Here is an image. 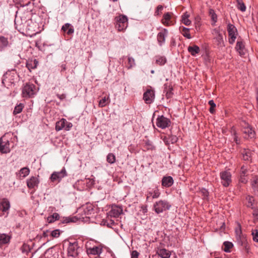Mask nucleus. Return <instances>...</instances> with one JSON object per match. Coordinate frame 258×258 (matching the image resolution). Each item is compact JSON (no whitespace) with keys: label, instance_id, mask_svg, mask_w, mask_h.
I'll list each match as a JSON object with an SVG mask.
<instances>
[{"label":"nucleus","instance_id":"29","mask_svg":"<svg viewBox=\"0 0 258 258\" xmlns=\"http://www.w3.org/2000/svg\"><path fill=\"white\" fill-rule=\"evenodd\" d=\"M179 30L182 35L187 39H191V36L189 33L190 29L183 26L179 27Z\"/></svg>","mask_w":258,"mask_h":258},{"label":"nucleus","instance_id":"17","mask_svg":"<svg viewBox=\"0 0 258 258\" xmlns=\"http://www.w3.org/2000/svg\"><path fill=\"white\" fill-rule=\"evenodd\" d=\"M160 190L157 187L153 189L152 190L148 191L147 192L146 201H149L151 197H152V199H157L160 197Z\"/></svg>","mask_w":258,"mask_h":258},{"label":"nucleus","instance_id":"42","mask_svg":"<svg viewBox=\"0 0 258 258\" xmlns=\"http://www.w3.org/2000/svg\"><path fill=\"white\" fill-rule=\"evenodd\" d=\"M22 252L27 254L31 250L30 246L27 243H24L21 247Z\"/></svg>","mask_w":258,"mask_h":258},{"label":"nucleus","instance_id":"55","mask_svg":"<svg viewBox=\"0 0 258 258\" xmlns=\"http://www.w3.org/2000/svg\"><path fill=\"white\" fill-rule=\"evenodd\" d=\"M201 192L202 194V196L204 198L207 197L209 196V192H208V190H207L205 188H202L201 190Z\"/></svg>","mask_w":258,"mask_h":258},{"label":"nucleus","instance_id":"54","mask_svg":"<svg viewBox=\"0 0 258 258\" xmlns=\"http://www.w3.org/2000/svg\"><path fill=\"white\" fill-rule=\"evenodd\" d=\"M140 253L137 250H133L131 253V258H139Z\"/></svg>","mask_w":258,"mask_h":258},{"label":"nucleus","instance_id":"6","mask_svg":"<svg viewBox=\"0 0 258 258\" xmlns=\"http://www.w3.org/2000/svg\"><path fill=\"white\" fill-rule=\"evenodd\" d=\"M67 175L66 170L63 168L61 171L59 172H53L50 177V179L53 182H59L61 180Z\"/></svg>","mask_w":258,"mask_h":258},{"label":"nucleus","instance_id":"24","mask_svg":"<svg viewBox=\"0 0 258 258\" xmlns=\"http://www.w3.org/2000/svg\"><path fill=\"white\" fill-rule=\"evenodd\" d=\"M11 238L10 236L6 234L0 233V246L9 243Z\"/></svg>","mask_w":258,"mask_h":258},{"label":"nucleus","instance_id":"45","mask_svg":"<svg viewBox=\"0 0 258 258\" xmlns=\"http://www.w3.org/2000/svg\"><path fill=\"white\" fill-rule=\"evenodd\" d=\"M20 172L21 174H23V177H26L29 174L30 170L28 167H23L21 169Z\"/></svg>","mask_w":258,"mask_h":258},{"label":"nucleus","instance_id":"21","mask_svg":"<svg viewBox=\"0 0 258 258\" xmlns=\"http://www.w3.org/2000/svg\"><path fill=\"white\" fill-rule=\"evenodd\" d=\"M110 215L114 217H118L122 213V209L121 207L115 206L112 207L110 212Z\"/></svg>","mask_w":258,"mask_h":258},{"label":"nucleus","instance_id":"33","mask_svg":"<svg viewBox=\"0 0 258 258\" xmlns=\"http://www.w3.org/2000/svg\"><path fill=\"white\" fill-rule=\"evenodd\" d=\"M209 15L213 22L212 25H214L217 22V15L215 13V11L212 9H210L209 10Z\"/></svg>","mask_w":258,"mask_h":258},{"label":"nucleus","instance_id":"13","mask_svg":"<svg viewBox=\"0 0 258 258\" xmlns=\"http://www.w3.org/2000/svg\"><path fill=\"white\" fill-rule=\"evenodd\" d=\"M155 99V92L152 89H147L143 94V99L147 104H151Z\"/></svg>","mask_w":258,"mask_h":258},{"label":"nucleus","instance_id":"31","mask_svg":"<svg viewBox=\"0 0 258 258\" xmlns=\"http://www.w3.org/2000/svg\"><path fill=\"white\" fill-rule=\"evenodd\" d=\"M67 120L64 118H62L59 121H57L55 125L56 131H59L62 129H64Z\"/></svg>","mask_w":258,"mask_h":258},{"label":"nucleus","instance_id":"22","mask_svg":"<svg viewBox=\"0 0 258 258\" xmlns=\"http://www.w3.org/2000/svg\"><path fill=\"white\" fill-rule=\"evenodd\" d=\"M213 40L218 47H222L224 46V42L222 34L214 36Z\"/></svg>","mask_w":258,"mask_h":258},{"label":"nucleus","instance_id":"34","mask_svg":"<svg viewBox=\"0 0 258 258\" xmlns=\"http://www.w3.org/2000/svg\"><path fill=\"white\" fill-rule=\"evenodd\" d=\"M167 62V59L165 56H156V63L159 66H163Z\"/></svg>","mask_w":258,"mask_h":258},{"label":"nucleus","instance_id":"50","mask_svg":"<svg viewBox=\"0 0 258 258\" xmlns=\"http://www.w3.org/2000/svg\"><path fill=\"white\" fill-rule=\"evenodd\" d=\"M247 169L245 167L244 165L242 166L240 168V174L246 176L247 175Z\"/></svg>","mask_w":258,"mask_h":258},{"label":"nucleus","instance_id":"27","mask_svg":"<svg viewBox=\"0 0 258 258\" xmlns=\"http://www.w3.org/2000/svg\"><path fill=\"white\" fill-rule=\"evenodd\" d=\"M243 133L246 134L250 139L254 138L255 135V132L250 126L245 127L243 130Z\"/></svg>","mask_w":258,"mask_h":258},{"label":"nucleus","instance_id":"51","mask_svg":"<svg viewBox=\"0 0 258 258\" xmlns=\"http://www.w3.org/2000/svg\"><path fill=\"white\" fill-rule=\"evenodd\" d=\"M168 140L172 144H173L177 141L178 138L176 136L171 135L169 137Z\"/></svg>","mask_w":258,"mask_h":258},{"label":"nucleus","instance_id":"49","mask_svg":"<svg viewBox=\"0 0 258 258\" xmlns=\"http://www.w3.org/2000/svg\"><path fill=\"white\" fill-rule=\"evenodd\" d=\"M128 68L130 69L135 65V59L132 57H128Z\"/></svg>","mask_w":258,"mask_h":258},{"label":"nucleus","instance_id":"41","mask_svg":"<svg viewBox=\"0 0 258 258\" xmlns=\"http://www.w3.org/2000/svg\"><path fill=\"white\" fill-rule=\"evenodd\" d=\"M253 189L258 192V176H255L251 181Z\"/></svg>","mask_w":258,"mask_h":258},{"label":"nucleus","instance_id":"47","mask_svg":"<svg viewBox=\"0 0 258 258\" xmlns=\"http://www.w3.org/2000/svg\"><path fill=\"white\" fill-rule=\"evenodd\" d=\"M108 99V98H106V97H104L103 98L100 100L99 102V106L101 107H104L107 104V101Z\"/></svg>","mask_w":258,"mask_h":258},{"label":"nucleus","instance_id":"20","mask_svg":"<svg viewBox=\"0 0 258 258\" xmlns=\"http://www.w3.org/2000/svg\"><path fill=\"white\" fill-rule=\"evenodd\" d=\"M38 64V61L36 59H28L26 63V67L30 72L35 69Z\"/></svg>","mask_w":258,"mask_h":258},{"label":"nucleus","instance_id":"8","mask_svg":"<svg viewBox=\"0 0 258 258\" xmlns=\"http://www.w3.org/2000/svg\"><path fill=\"white\" fill-rule=\"evenodd\" d=\"M170 124V120L163 115H159L156 119V125L162 129L169 127Z\"/></svg>","mask_w":258,"mask_h":258},{"label":"nucleus","instance_id":"53","mask_svg":"<svg viewBox=\"0 0 258 258\" xmlns=\"http://www.w3.org/2000/svg\"><path fill=\"white\" fill-rule=\"evenodd\" d=\"M246 199L248 200V204L247 205V207H252V205H253V204H252V201H253V198L252 197H250V196H248Z\"/></svg>","mask_w":258,"mask_h":258},{"label":"nucleus","instance_id":"44","mask_svg":"<svg viewBox=\"0 0 258 258\" xmlns=\"http://www.w3.org/2000/svg\"><path fill=\"white\" fill-rule=\"evenodd\" d=\"M253 240L256 242H258V230L257 229H253L251 231Z\"/></svg>","mask_w":258,"mask_h":258},{"label":"nucleus","instance_id":"46","mask_svg":"<svg viewBox=\"0 0 258 258\" xmlns=\"http://www.w3.org/2000/svg\"><path fill=\"white\" fill-rule=\"evenodd\" d=\"M163 9V7L162 5H158L156 8V10L155 12L154 15L155 16H160L162 14V11Z\"/></svg>","mask_w":258,"mask_h":258},{"label":"nucleus","instance_id":"4","mask_svg":"<svg viewBox=\"0 0 258 258\" xmlns=\"http://www.w3.org/2000/svg\"><path fill=\"white\" fill-rule=\"evenodd\" d=\"M115 20V28L118 31H123L127 28L128 19L126 16L121 15L118 17H116Z\"/></svg>","mask_w":258,"mask_h":258},{"label":"nucleus","instance_id":"40","mask_svg":"<svg viewBox=\"0 0 258 258\" xmlns=\"http://www.w3.org/2000/svg\"><path fill=\"white\" fill-rule=\"evenodd\" d=\"M107 161L110 164H113L116 161V157L113 153H109L106 158Z\"/></svg>","mask_w":258,"mask_h":258},{"label":"nucleus","instance_id":"18","mask_svg":"<svg viewBox=\"0 0 258 258\" xmlns=\"http://www.w3.org/2000/svg\"><path fill=\"white\" fill-rule=\"evenodd\" d=\"M10 206V203L8 199L3 198L2 199L0 202V207L3 212H7L8 214Z\"/></svg>","mask_w":258,"mask_h":258},{"label":"nucleus","instance_id":"19","mask_svg":"<svg viewBox=\"0 0 258 258\" xmlns=\"http://www.w3.org/2000/svg\"><path fill=\"white\" fill-rule=\"evenodd\" d=\"M173 183L174 180L170 176H164L162 179L161 184L163 187H169L173 185Z\"/></svg>","mask_w":258,"mask_h":258},{"label":"nucleus","instance_id":"10","mask_svg":"<svg viewBox=\"0 0 258 258\" xmlns=\"http://www.w3.org/2000/svg\"><path fill=\"white\" fill-rule=\"evenodd\" d=\"M173 16V14L172 12L164 13L161 20V23L166 26L174 25V22L172 20Z\"/></svg>","mask_w":258,"mask_h":258},{"label":"nucleus","instance_id":"23","mask_svg":"<svg viewBox=\"0 0 258 258\" xmlns=\"http://www.w3.org/2000/svg\"><path fill=\"white\" fill-rule=\"evenodd\" d=\"M61 30L64 32H67L69 35H71L74 33L73 26L70 23H66L61 27Z\"/></svg>","mask_w":258,"mask_h":258},{"label":"nucleus","instance_id":"39","mask_svg":"<svg viewBox=\"0 0 258 258\" xmlns=\"http://www.w3.org/2000/svg\"><path fill=\"white\" fill-rule=\"evenodd\" d=\"M24 107V105L22 103H20L15 106L14 110L13 111V114L14 115H16L21 113Z\"/></svg>","mask_w":258,"mask_h":258},{"label":"nucleus","instance_id":"36","mask_svg":"<svg viewBox=\"0 0 258 258\" xmlns=\"http://www.w3.org/2000/svg\"><path fill=\"white\" fill-rule=\"evenodd\" d=\"M59 218V215L57 213H53L52 215L47 217V222L49 223L54 222L55 221L58 220Z\"/></svg>","mask_w":258,"mask_h":258},{"label":"nucleus","instance_id":"57","mask_svg":"<svg viewBox=\"0 0 258 258\" xmlns=\"http://www.w3.org/2000/svg\"><path fill=\"white\" fill-rule=\"evenodd\" d=\"M212 34L213 35L215 36H217L218 34H221V33L220 32L219 29L217 28H215L212 30Z\"/></svg>","mask_w":258,"mask_h":258},{"label":"nucleus","instance_id":"56","mask_svg":"<svg viewBox=\"0 0 258 258\" xmlns=\"http://www.w3.org/2000/svg\"><path fill=\"white\" fill-rule=\"evenodd\" d=\"M72 126L73 125L71 122L67 121V123H66L65 127H64V129L66 131H69L72 127Z\"/></svg>","mask_w":258,"mask_h":258},{"label":"nucleus","instance_id":"14","mask_svg":"<svg viewBox=\"0 0 258 258\" xmlns=\"http://www.w3.org/2000/svg\"><path fill=\"white\" fill-rule=\"evenodd\" d=\"M39 183V180L38 177L35 176H32L29 179L27 180V185L29 189H33L34 191L35 188L38 186Z\"/></svg>","mask_w":258,"mask_h":258},{"label":"nucleus","instance_id":"28","mask_svg":"<svg viewBox=\"0 0 258 258\" xmlns=\"http://www.w3.org/2000/svg\"><path fill=\"white\" fill-rule=\"evenodd\" d=\"M188 51L192 56H196L200 51V47L196 45L193 46H189L187 48Z\"/></svg>","mask_w":258,"mask_h":258},{"label":"nucleus","instance_id":"35","mask_svg":"<svg viewBox=\"0 0 258 258\" xmlns=\"http://www.w3.org/2000/svg\"><path fill=\"white\" fill-rule=\"evenodd\" d=\"M8 39L4 36H0V49H3L8 46Z\"/></svg>","mask_w":258,"mask_h":258},{"label":"nucleus","instance_id":"61","mask_svg":"<svg viewBox=\"0 0 258 258\" xmlns=\"http://www.w3.org/2000/svg\"><path fill=\"white\" fill-rule=\"evenodd\" d=\"M252 215L254 217H256L258 218V210L255 209L253 211Z\"/></svg>","mask_w":258,"mask_h":258},{"label":"nucleus","instance_id":"11","mask_svg":"<svg viewBox=\"0 0 258 258\" xmlns=\"http://www.w3.org/2000/svg\"><path fill=\"white\" fill-rule=\"evenodd\" d=\"M235 48L240 56H243L245 54L246 49L244 42L241 38H238Z\"/></svg>","mask_w":258,"mask_h":258},{"label":"nucleus","instance_id":"37","mask_svg":"<svg viewBox=\"0 0 258 258\" xmlns=\"http://www.w3.org/2000/svg\"><path fill=\"white\" fill-rule=\"evenodd\" d=\"M237 8L241 12H245L246 10V6L242 0H236Z\"/></svg>","mask_w":258,"mask_h":258},{"label":"nucleus","instance_id":"60","mask_svg":"<svg viewBox=\"0 0 258 258\" xmlns=\"http://www.w3.org/2000/svg\"><path fill=\"white\" fill-rule=\"evenodd\" d=\"M234 142L237 144H239V140L238 139V137L236 136V133H234Z\"/></svg>","mask_w":258,"mask_h":258},{"label":"nucleus","instance_id":"3","mask_svg":"<svg viewBox=\"0 0 258 258\" xmlns=\"http://www.w3.org/2000/svg\"><path fill=\"white\" fill-rule=\"evenodd\" d=\"M35 94L36 86L32 83H26L22 89V95L24 98H32Z\"/></svg>","mask_w":258,"mask_h":258},{"label":"nucleus","instance_id":"52","mask_svg":"<svg viewBox=\"0 0 258 258\" xmlns=\"http://www.w3.org/2000/svg\"><path fill=\"white\" fill-rule=\"evenodd\" d=\"M239 181L241 183L245 184L247 182V179L246 178V176L240 174Z\"/></svg>","mask_w":258,"mask_h":258},{"label":"nucleus","instance_id":"1","mask_svg":"<svg viewBox=\"0 0 258 258\" xmlns=\"http://www.w3.org/2000/svg\"><path fill=\"white\" fill-rule=\"evenodd\" d=\"M237 241L240 245L242 246L245 250L248 252L250 249V246L248 243L246 236L243 234L241 231V227L240 224L235 230Z\"/></svg>","mask_w":258,"mask_h":258},{"label":"nucleus","instance_id":"64","mask_svg":"<svg viewBox=\"0 0 258 258\" xmlns=\"http://www.w3.org/2000/svg\"><path fill=\"white\" fill-rule=\"evenodd\" d=\"M71 221V220H70V219L66 218L65 220H64L62 222V223H68L70 222Z\"/></svg>","mask_w":258,"mask_h":258},{"label":"nucleus","instance_id":"38","mask_svg":"<svg viewBox=\"0 0 258 258\" xmlns=\"http://www.w3.org/2000/svg\"><path fill=\"white\" fill-rule=\"evenodd\" d=\"M224 246L223 250L225 252H229L230 251V249L233 247V244L232 242L229 241H225L223 243Z\"/></svg>","mask_w":258,"mask_h":258},{"label":"nucleus","instance_id":"2","mask_svg":"<svg viewBox=\"0 0 258 258\" xmlns=\"http://www.w3.org/2000/svg\"><path fill=\"white\" fill-rule=\"evenodd\" d=\"M171 207V205L168 201L162 200L156 202L153 205L154 210L158 214L169 210Z\"/></svg>","mask_w":258,"mask_h":258},{"label":"nucleus","instance_id":"7","mask_svg":"<svg viewBox=\"0 0 258 258\" xmlns=\"http://www.w3.org/2000/svg\"><path fill=\"white\" fill-rule=\"evenodd\" d=\"M78 242L75 241L73 242H69L68 247V254L69 256L76 257L78 255Z\"/></svg>","mask_w":258,"mask_h":258},{"label":"nucleus","instance_id":"16","mask_svg":"<svg viewBox=\"0 0 258 258\" xmlns=\"http://www.w3.org/2000/svg\"><path fill=\"white\" fill-rule=\"evenodd\" d=\"M173 88L171 83H165L164 85L163 92L165 94L167 99L171 98L173 95Z\"/></svg>","mask_w":258,"mask_h":258},{"label":"nucleus","instance_id":"5","mask_svg":"<svg viewBox=\"0 0 258 258\" xmlns=\"http://www.w3.org/2000/svg\"><path fill=\"white\" fill-rule=\"evenodd\" d=\"M227 30L229 36L228 42L230 44H233L238 35L237 29L234 25L228 23Z\"/></svg>","mask_w":258,"mask_h":258},{"label":"nucleus","instance_id":"43","mask_svg":"<svg viewBox=\"0 0 258 258\" xmlns=\"http://www.w3.org/2000/svg\"><path fill=\"white\" fill-rule=\"evenodd\" d=\"M208 103L210 105L209 111L211 113L213 114L215 112V108L216 107V104L214 103V101L213 100H210Z\"/></svg>","mask_w":258,"mask_h":258},{"label":"nucleus","instance_id":"30","mask_svg":"<svg viewBox=\"0 0 258 258\" xmlns=\"http://www.w3.org/2000/svg\"><path fill=\"white\" fill-rule=\"evenodd\" d=\"M243 156V159L245 161L251 160V151L249 149H243L241 152Z\"/></svg>","mask_w":258,"mask_h":258},{"label":"nucleus","instance_id":"15","mask_svg":"<svg viewBox=\"0 0 258 258\" xmlns=\"http://www.w3.org/2000/svg\"><path fill=\"white\" fill-rule=\"evenodd\" d=\"M168 33V30L165 28H163L158 33L157 39L160 46H162L165 43V38L167 36Z\"/></svg>","mask_w":258,"mask_h":258},{"label":"nucleus","instance_id":"32","mask_svg":"<svg viewBox=\"0 0 258 258\" xmlns=\"http://www.w3.org/2000/svg\"><path fill=\"white\" fill-rule=\"evenodd\" d=\"M189 17V15L187 12H185L183 13L181 17V22L183 24H184L186 26H189L191 24V22L188 19Z\"/></svg>","mask_w":258,"mask_h":258},{"label":"nucleus","instance_id":"25","mask_svg":"<svg viewBox=\"0 0 258 258\" xmlns=\"http://www.w3.org/2000/svg\"><path fill=\"white\" fill-rule=\"evenodd\" d=\"M102 248L101 246H94L92 248L88 249L87 252L89 254L98 255L102 252Z\"/></svg>","mask_w":258,"mask_h":258},{"label":"nucleus","instance_id":"62","mask_svg":"<svg viewBox=\"0 0 258 258\" xmlns=\"http://www.w3.org/2000/svg\"><path fill=\"white\" fill-rule=\"evenodd\" d=\"M61 67V72L64 71L66 70V64L65 63L62 64L60 66Z\"/></svg>","mask_w":258,"mask_h":258},{"label":"nucleus","instance_id":"59","mask_svg":"<svg viewBox=\"0 0 258 258\" xmlns=\"http://www.w3.org/2000/svg\"><path fill=\"white\" fill-rule=\"evenodd\" d=\"M146 145L148 146V149H151L152 150L154 148V146L149 143V142H147L146 143Z\"/></svg>","mask_w":258,"mask_h":258},{"label":"nucleus","instance_id":"9","mask_svg":"<svg viewBox=\"0 0 258 258\" xmlns=\"http://www.w3.org/2000/svg\"><path fill=\"white\" fill-rule=\"evenodd\" d=\"M221 183L225 187H228L231 182V174L229 171H224L220 173Z\"/></svg>","mask_w":258,"mask_h":258},{"label":"nucleus","instance_id":"63","mask_svg":"<svg viewBox=\"0 0 258 258\" xmlns=\"http://www.w3.org/2000/svg\"><path fill=\"white\" fill-rule=\"evenodd\" d=\"M49 233V231L48 230H47L46 231H44L43 233V236L44 237L48 236Z\"/></svg>","mask_w":258,"mask_h":258},{"label":"nucleus","instance_id":"58","mask_svg":"<svg viewBox=\"0 0 258 258\" xmlns=\"http://www.w3.org/2000/svg\"><path fill=\"white\" fill-rule=\"evenodd\" d=\"M56 96L61 101L65 99L66 98V95L65 94H57Z\"/></svg>","mask_w":258,"mask_h":258},{"label":"nucleus","instance_id":"26","mask_svg":"<svg viewBox=\"0 0 258 258\" xmlns=\"http://www.w3.org/2000/svg\"><path fill=\"white\" fill-rule=\"evenodd\" d=\"M157 253L162 258H169L171 255L170 252L165 248L158 249Z\"/></svg>","mask_w":258,"mask_h":258},{"label":"nucleus","instance_id":"48","mask_svg":"<svg viewBox=\"0 0 258 258\" xmlns=\"http://www.w3.org/2000/svg\"><path fill=\"white\" fill-rule=\"evenodd\" d=\"M50 236L53 238H57L60 235V231L58 229H55L52 231L50 233Z\"/></svg>","mask_w":258,"mask_h":258},{"label":"nucleus","instance_id":"12","mask_svg":"<svg viewBox=\"0 0 258 258\" xmlns=\"http://www.w3.org/2000/svg\"><path fill=\"white\" fill-rule=\"evenodd\" d=\"M4 137L0 138V152L3 154H7L10 152V142L8 140H4Z\"/></svg>","mask_w":258,"mask_h":258}]
</instances>
